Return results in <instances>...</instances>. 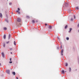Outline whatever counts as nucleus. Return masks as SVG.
<instances>
[{
    "mask_svg": "<svg viewBox=\"0 0 79 79\" xmlns=\"http://www.w3.org/2000/svg\"><path fill=\"white\" fill-rule=\"evenodd\" d=\"M17 22L16 23V24L18 26H20L21 25V24L20 23H19L18 24V22L19 23L21 21V19L19 18H18L17 19Z\"/></svg>",
    "mask_w": 79,
    "mask_h": 79,
    "instance_id": "nucleus-1",
    "label": "nucleus"
},
{
    "mask_svg": "<svg viewBox=\"0 0 79 79\" xmlns=\"http://www.w3.org/2000/svg\"><path fill=\"white\" fill-rule=\"evenodd\" d=\"M68 27V25H66L65 27V29H67Z\"/></svg>",
    "mask_w": 79,
    "mask_h": 79,
    "instance_id": "nucleus-15",
    "label": "nucleus"
},
{
    "mask_svg": "<svg viewBox=\"0 0 79 79\" xmlns=\"http://www.w3.org/2000/svg\"><path fill=\"white\" fill-rule=\"evenodd\" d=\"M61 53H63V50H61Z\"/></svg>",
    "mask_w": 79,
    "mask_h": 79,
    "instance_id": "nucleus-20",
    "label": "nucleus"
},
{
    "mask_svg": "<svg viewBox=\"0 0 79 79\" xmlns=\"http://www.w3.org/2000/svg\"><path fill=\"white\" fill-rule=\"evenodd\" d=\"M4 30L5 31H6V30H7V28L6 27H4L3 28Z\"/></svg>",
    "mask_w": 79,
    "mask_h": 79,
    "instance_id": "nucleus-7",
    "label": "nucleus"
},
{
    "mask_svg": "<svg viewBox=\"0 0 79 79\" xmlns=\"http://www.w3.org/2000/svg\"><path fill=\"white\" fill-rule=\"evenodd\" d=\"M12 13V14H13V13Z\"/></svg>",
    "mask_w": 79,
    "mask_h": 79,
    "instance_id": "nucleus-41",
    "label": "nucleus"
},
{
    "mask_svg": "<svg viewBox=\"0 0 79 79\" xmlns=\"http://www.w3.org/2000/svg\"><path fill=\"white\" fill-rule=\"evenodd\" d=\"M77 27H79V24L77 25Z\"/></svg>",
    "mask_w": 79,
    "mask_h": 79,
    "instance_id": "nucleus-34",
    "label": "nucleus"
},
{
    "mask_svg": "<svg viewBox=\"0 0 79 79\" xmlns=\"http://www.w3.org/2000/svg\"><path fill=\"white\" fill-rule=\"evenodd\" d=\"M3 47H5V44H4L3 45Z\"/></svg>",
    "mask_w": 79,
    "mask_h": 79,
    "instance_id": "nucleus-21",
    "label": "nucleus"
},
{
    "mask_svg": "<svg viewBox=\"0 0 79 79\" xmlns=\"http://www.w3.org/2000/svg\"><path fill=\"white\" fill-rule=\"evenodd\" d=\"M74 19H76V17L75 16H74Z\"/></svg>",
    "mask_w": 79,
    "mask_h": 79,
    "instance_id": "nucleus-36",
    "label": "nucleus"
},
{
    "mask_svg": "<svg viewBox=\"0 0 79 79\" xmlns=\"http://www.w3.org/2000/svg\"><path fill=\"white\" fill-rule=\"evenodd\" d=\"M10 61H11V58L10 59Z\"/></svg>",
    "mask_w": 79,
    "mask_h": 79,
    "instance_id": "nucleus-33",
    "label": "nucleus"
},
{
    "mask_svg": "<svg viewBox=\"0 0 79 79\" xmlns=\"http://www.w3.org/2000/svg\"><path fill=\"white\" fill-rule=\"evenodd\" d=\"M14 44L15 45H16V42L15 41H14Z\"/></svg>",
    "mask_w": 79,
    "mask_h": 79,
    "instance_id": "nucleus-17",
    "label": "nucleus"
},
{
    "mask_svg": "<svg viewBox=\"0 0 79 79\" xmlns=\"http://www.w3.org/2000/svg\"><path fill=\"white\" fill-rule=\"evenodd\" d=\"M12 74H13V75H14V76H15V72H12Z\"/></svg>",
    "mask_w": 79,
    "mask_h": 79,
    "instance_id": "nucleus-12",
    "label": "nucleus"
},
{
    "mask_svg": "<svg viewBox=\"0 0 79 79\" xmlns=\"http://www.w3.org/2000/svg\"><path fill=\"white\" fill-rule=\"evenodd\" d=\"M69 38H68V37H67V38H66V40H69Z\"/></svg>",
    "mask_w": 79,
    "mask_h": 79,
    "instance_id": "nucleus-18",
    "label": "nucleus"
},
{
    "mask_svg": "<svg viewBox=\"0 0 79 79\" xmlns=\"http://www.w3.org/2000/svg\"><path fill=\"white\" fill-rule=\"evenodd\" d=\"M32 23H35V21L34 20H32Z\"/></svg>",
    "mask_w": 79,
    "mask_h": 79,
    "instance_id": "nucleus-14",
    "label": "nucleus"
},
{
    "mask_svg": "<svg viewBox=\"0 0 79 79\" xmlns=\"http://www.w3.org/2000/svg\"><path fill=\"white\" fill-rule=\"evenodd\" d=\"M2 56L3 58L5 57V55H4V53L2 52Z\"/></svg>",
    "mask_w": 79,
    "mask_h": 79,
    "instance_id": "nucleus-4",
    "label": "nucleus"
},
{
    "mask_svg": "<svg viewBox=\"0 0 79 79\" xmlns=\"http://www.w3.org/2000/svg\"><path fill=\"white\" fill-rule=\"evenodd\" d=\"M69 69H70V71H71V68H70Z\"/></svg>",
    "mask_w": 79,
    "mask_h": 79,
    "instance_id": "nucleus-27",
    "label": "nucleus"
},
{
    "mask_svg": "<svg viewBox=\"0 0 79 79\" xmlns=\"http://www.w3.org/2000/svg\"><path fill=\"white\" fill-rule=\"evenodd\" d=\"M16 79H18V77H16Z\"/></svg>",
    "mask_w": 79,
    "mask_h": 79,
    "instance_id": "nucleus-38",
    "label": "nucleus"
},
{
    "mask_svg": "<svg viewBox=\"0 0 79 79\" xmlns=\"http://www.w3.org/2000/svg\"><path fill=\"white\" fill-rule=\"evenodd\" d=\"M76 10H79V8L78 7H76Z\"/></svg>",
    "mask_w": 79,
    "mask_h": 79,
    "instance_id": "nucleus-16",
    "label": "nucleus"
},
{
    "mask_svg": "<svg viewBox=\"0 0 79 79\" xmlns=\"http://www.w3.org/2000/svg\"><path fill=\"white\" fill-rule=\"evenodd\" d=\"M57 39H59V40H60V38L59 37H58Z\"/></svg>",
    "mask_w": 79,
    "mask_h": 79,
    "instance_id": "nucleus-29",
    "label": "nucleus"
},
{
    "mask_svg": "<svg viewBox=\"0 0 79 79\" xmlns=\"http://www.w3.org/2000/svg\"><path fill=\"white\" fill-rule=\"evenodd\" d=\"M1 63H0V66H1Z\"/></svg>",
    "mask_w": 79,
    "mask_h": 79,
    "instance_id": "nucleus-39",
    "label": "nucleus"
},
{
    "mask_svg": "<svg viewBox=\"0 0 79 79\" xmlns=\"http://www.w3.org/2000/svg\"><path fill=\"white\" fill-rule=\"evenodd\" d=\"M36 23H38V20H36Z\"/></svg>",
    "mask_w": 79,
    "mask_h": 79,
    "instance_id": "nucleus-28",
    "label": "nucleus"
},
{
    "mask_svg": "<svg viewBox=\"0 0 79 79\" xmlns=\"http://www.w3.org/2000/svg\"><path fill=\"white\" fill-rule=\"evenodd\" d=\"M62 73L63 74H64V71L63 70H62Z\"/></svg>",
    "mask_w": 79,
    "mask_h": 79,
    "instance_id": "nucleus-13",
    "label": "nucleus"
},
{
    "mask_svg": "<svg viewBox=\"0 0 79 79\" xmlns=\"http://www.w3.org/2000/svg\"><path fill=\"white\" fill-rule=\"evenodd\" d=\"M6 72L7 74H10V70H6Z\"/></svg>",
    "mask_w": 79,
    "mask_h": 79,
    "instance_id": "nucleus-3",
    "label": "nucleus"
},
{
    "mask_svg": "<svg viewBox=\"0 0 79 79\" xmlns=\"http://www.w3.org/2000/svg\"><path fill=\"white\" fill-rule=\"evenodd\" d=\"M60 47L61 48H62V45H61Z\"/></svg>",
    "mask_w": 79,
    "mask_h": 79,
    "instance_id": "nucleus-31",
    "label": "nucleus"
},
{
    "mask_svg": "<svg viewBox=\"0 0 79 79\" xmlns=\"http://www.w3.org/2000/svg\"><path fill=\"white\" fill-rule=\"evenodd\" d=\"M10 53H11V54H12V52H11Z\"/></svg>",
    "mask_w": 79,
    "mask_h": 79,
    "instance_id": "nucleus-40",
    "label": "nucleus"
},
{
    "mask_svg": "<svg viewBox=\"0 0 79 79\" xmlns=\"http://www.w3.org/2000/svg\"><path fill=\"white\" fill-rule=\"evenodd\" d=\"M3 38L4 39H6V35H4Z\"/></svg>",
    "mask_w": 79,
    "mask_h": 79,
    "instance_id": "nucleus-6",
    "label": "nucleus"
},
{
    "mask_svg": "<svg viewBox=\"0 0 79 79\" xmlns=\"http://www.w3.org/2000/svg\"><path fill=\"white\" fill-rule=\"evenodd\" d=\"M71 21H73V19H71Z\"/></svg>",
    "mask_w": 79,
    "mask_h": 79,
    "instance_id": "nucleus-32",
    "label": "nucleus"
},
{
    "mask_svg": "<svg viewBox=\"0 0 79 79\" xmlns=\"http://www.w3.org/2000/svg\"><path fill=\"white\" fill-rule=\"evenodd\" d=\"M27 18H29V16H27Z\"/></svg>",
    "mask_w": 79,
    "mask_h": 79,
    "instance_id": "nucleus-24",
    "label": "nucleus"
},
{
    "mask_svg": "<svg viewBox=\"0 0 79 79\" xmlns=\"http://www.w3.org/2000/svg\"><path fill=\"white\" fill-rule=\"evenodd\" d=\"M9 63H12V62H10Z\"/></svg>",
    "mask_w": 79,
    "mask_h": 79,
    "instance_id": "nucleus-35",
    "label": "nucleus"
},
{
    "mask_svg": "<svg viewBox=\"0 0 79 79\" xmlns=\"http://www.w3.org/2000/svg\"><path fill=\"white\" fill-rule=\"evenodd\" d=\"M0 18H2V17H3V15H2V13H0Z\"/></svg>",
    "mask_w": 79,
    "mask_h": 79,
    "instance_id": "nucleus-5",
    "label": "nucleus"
},
{
    "mask_svg": "<svg viewBox=\"0 0 79 79\" xmlns=\"http://www.w3.org/2000/svg\"><path fill=\"white\" fill-rule=\"evenodd\" d=\"M12 4V3H11V2H10V3H9L10 5H11Z\"/></svg>",
    "mask_w": 79,
    "mask_h": 79,
    "instance_id": "nucleus-25",
    "label": "nucleus"
},
{
    "mask_svg": "<svg viewBox=\"0 0 79 79\" xmlns=\"http://www.w3.org/2000/svg\"><path fill=\"white\" fill-rule=\"evenodd\" d=\"M9 43H10V41H8V42H6V44H8Z\"/></svg>",
    "mask_w": 79,
    "mask_h": 79,
    "instance_id": "nucleus-26",
    "label": "nucleus"
},
{
    "mask_svg": "<svg viewBox=\"0 0 79 79\" xmlns=\"http://www.w3.org/2000/svg\"><path fill=\"white\" fill-rule=\"evenodd\" d=\"M70 31H69V32H71V30H72V28H70L69 29Z\"/></svg>",
    "mask_w": 79,
    "mask_h": 79,
    "instance_id": "nucleus-10",
    "label": "nucleus"
},
{
    "mask_svg": "<svg viewBox=\"0 0 79 79\" xmlns=\"http://www.w3.org/2000/svg\"><path fill=\"white\" fill-rule=\"evenodd\" d=\"M48 27L49 29H52V26H50V25H48Z\"/></svg>",
    "mask_w": 79,
    "mask_h": 79,
    "instance_id": "nucleus-2",
    "label": "nucleus"
},
{
    "mask_svg": "<svg viewBox=\"0 0 79 79\" xmlns=\"http://www.w3.org/2000/svg\"><path fill=\"white\" fill-rule=\"evenodd\" d=\"M11 37V35H10V34L9 35V36H8V37H9V39H10V37Z\"/></svg>",
    "mask_w": 79,
    "mask_h": 79,
    "instance_id": "nucleus-11",
    "label": "nucleus"
},
{
    "mask_svg": "<svg viewBox=\"0 0 79 79\" xmlns=\"http://www.w3.org/2000/svg\"><path fill=\"white\" fill-rule=\"evenodd\" d=\"M5 21L6 23H8V19H5Z\"/></svg>",
    "mask_w": 79,
    "mask_h": 79,
    "instance_id": "nucleus-9",
    "label": "nucleus"
},
{
    "mask_svg": "<svg viewBox=\"0 0 79 79\" xmlns=\"http://www.w3.org/2000/svg\"><path fill=\"white\" fill-rule=\"evenodd\" d=\"M16 12H17V13H19V15H20V12H19V11L18 10H17Z\"/></svg>",
    "mask_w": 79,
    "mask_h": 79,
    "instance_id": "nucleus-8",
    "label": "nucleus"
},
{
    "mask_svg": "<svg viewBox=\"0 0 79 79\" xmlns=\"http://www.w3.org/2000/svg\"><path fill=\"white\" fill-rule=\"evenodd\" d=\"M45 26H48V25H47V24H46V23H45Z\"/></svg>",
    "mask_w": 79,
    "mask_h": 79,
    "instance_id": "nucleus-30",
    "label": "nucleus"
},
{
    "mask_svg": "<svg viewBox=\"0 0 79 79\" xmlns=\"http://www.w3.org/2000/svg\"><path fill=\"white\" fill-rule=\"evenodd\" d=\"M18 11H20V9L19 8H18Z\"/></svg>",
    "mask_w": 79,
    "mask_h": 79,
    "instance_id": "nucleus-23",
    "label": "nucleus"
},
{
    "mask_svg": "<svg viewBox=\"0 0 79 79\" xmlns=\"http://www.w3.org/2000/svg\"><path fill=\"white\" fill-rule=\"evenodd\" d=\"M61 55H62V56H63V53H61Z\"/></svg>",
    "mask_w": 79,
    "mask_h": 79,
    "instance_id": "nucleus-37",
    "label": "nucleus"
},
{
    "mask_svg": "<svg viewBox=\"0 0 79 79\" xmlns=\"http://www.w3.org/2000/svg\"><path fill=\"white\" fill-rule=\"evenodd\" d=\"M66 66H68V63H66Z\"/></svg>",
    "mask_w": 79,
    "mask_h": 79,
    "instance_id": "nucleus-22",
    "label": "nucleus"
},
{
    "mask_svg": "<svg viewBox=\"0 0 79 79\" xmlns=\"http://www.w3.org/2000/svg\"><path fill=\"white\" fill-rule=\"evenodd\" d=\"M10 50H13V49L12 48H9Z\"/></svg>",
    "mask_w": 79,
    "mask_h": 79,
    "instance_id": "nucleus-19",
    "label": "nucleus"
}]
</instances>
